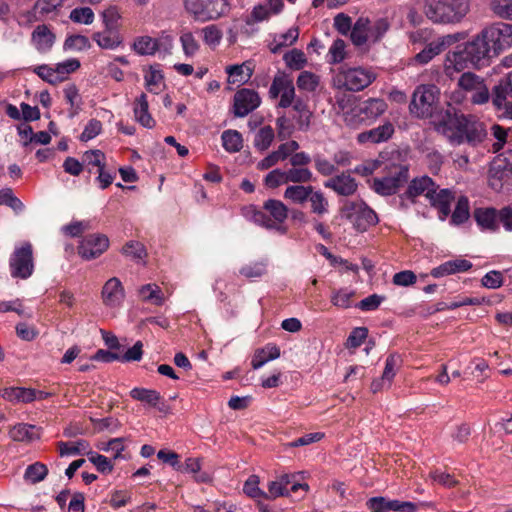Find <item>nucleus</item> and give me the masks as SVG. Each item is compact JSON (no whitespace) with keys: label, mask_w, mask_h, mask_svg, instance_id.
Returning <instances> with one entry per match:
<instances>
[{"label":"nucleus","mask_w":512,"mask_h":512,"mask_svg":"<svg viewBox=\"0 0 512 512\" xmlns=\"http://www.w3.org/2000/svg\"><path fill=\"white\" fill-rule=\"evenodd\" d=\"M512 46V24L497 22L485 27L463 48L448 52L444 62L449 77L465 69L488 66L492 58Z\"/></svg>","instance_id":"f257e3e1"},{"label":"nucleus","mask_w":512,"mask_h":512,"mask_svg":"<svg viewBox=\"0 0 512 512\" xmlns=\"http://www.w3.org/2000/svg\"><path fill=\"white\" fill-rule=\"evenodd\" d=\"M470 10L469 0H425L423 13L434 24L460 23Z\"/></svg>","instance_id":"f03ea898"},{"label":"nucleus","mask_w":512,"mask_h":512,"mask_svg":"<svg viewBox=\"0 0 512 512\" xmlns=\"http://www.w3.org/2000/svg\"><path fill=\"white\" fill-rule=\"evenodd\" d=\"M185 11L199 22L215 20L228 11L227 0H183Z\"/></svg>","instance_id":"7ed1b4c3"},{"label":"nucleus","mask_w":512,"mask_h":512,"mask_svg":"<svg viewBox=\"0 0 512 512\" xmlns=\"http://www.w3.org/2000/svg\"><path fill=\"white\" fill-rule=\"evenodd\" d=\"M376 79V74L370 68L354 67L341 68L334 78L338 88L349 91H361Z\"/></svg>","instance_id":"20e7f679"},{"label":"nucleus","mask_w":512,"mask_h":512,"mask_svg":"<svg viewBox=\"0 0 512 512\" xmlns=\"http://www.w3.org/2000/svg\"><path fill=\"white\" fill-rule=\"evenodd\" d=\"M341 214L360 232L366 231L378 222L376 213L363 201H345Z\"/></svg>","instance_id":"39448f33"},{"label":"nucleus","mask_w":512,"mask_h":512,"mask_svg":"<svg viewBox=\"0 0 512 512\" xmlns=\"http://www.w3.org/2000/svg\"><path fill=\"white\" fill-rule=\"evenodd\" d=\"M440 91L432 84L418 86L412 95L409 105L410 112L418 118H427L433 115Z\"/></svg>","instance_id":"423d86ee"},{"label":"nucleus","mask_w":512,"mask_h":512,"mask_svg":"<svg viewBox=\"0 0 512 512\" xmlns=\"http://www.w3.org/2000/svg\"><path fill=\"white\" fill-rule=\"evenodd\" d=\"M9 266L13 278L27 279L33 274L34 259L31 243L25 242L15 248L10 257Z\"/></svg>","instance_id":"0eeeda50"},{"label":"nucleus","mask_w":512,"mask_h":512,"mask_svg":"<svg viewBox=\"0 0 512 512\" xmlns=\"http://www.w3.org/2000/svg\"><path fill=\"white\" fill-rule=\"evenodd\" d=\"M408 181V168L394 165L387 176L374 178L373 189L382 196H390L397 193L398 189Z\"/></svg>","instance_id":"6e6552de"},{"label":"nucleus","mask_w":512,"mask_h":512,"mask_svg":"<svg viewBox=\"0 0 512 512\" xmlns=\"http://www.w3.org/2000/svg\"><path fill=\"white\" fill-rule=\"evenodd\" d=\"M269 96L271 99L280 97L278 106L281 108H287L295 103V87L291 77L279 71L273 78L269 89Z\"/></svg>","instance_id":"1a4fd4ad"},{"label":"nucleus","mask_w":512,"mask_h":512,"mask_svg":"<svg viewBox=\"0 0 512 512\" xmlns=\"http://www.w3.org/2000/svg\"><path fill=\"white\" fill-rule=\"evenodd\" d=\"M109 248V239L104 234H90L82 239L78 254L85 260L98 258Z\"/></svg>","instance_id":"9d476101"},{"label":"nucleus","mask_w":512,"mask_h":512,"mask_svg":"<svg viewBox=\"0 0 512 512\" xmlns=\"http://www.w3.org/2000/svg\"><path fill=\"white\" fill-rule=\"evenodd\" d=\"M366 506L371 512H415L417 510V505L413 502L388 499L383 496L368 499Z\"/></svg>","instance_id":"9b49d317"},{"label":"nucleus","mask_w":512,"mask_h":512,"mask_svg":"<svg viewBox=\"0 0 512 512\" xmlns=\"http://www.w3.org/2000/svg\"><path fill=\"white\" fill-rule=\"evenodd\" d=\"M162 46L165 51L170 52L173 47V38L169 35L162 36L159 39L150 36H139L134 40L132 49L138 55L147 56L154 55Z\"/></svg>","instance_id":"f8f14e48"},{"label":"nucleus","mask_w":512,"mask_h":512,"mask_svg":"<svg viewBox=\"0 0 512 512\" xmlns=\"http://www.w3.org/2000/svg\"><path fill=\"white\" fill-rule=\"evenodd\" d=\"M437 120L438 128H475L471 119L467 118L452 104H447V106L438 113Z\"/></svg>","instance_id":"ddd939ff"},{"label":"nucleus","mask_w":512,"mask_h":512,"mask_svg":"<svg viewBox=\"0 0 512 512\" xmlns=\"http://www.w3.org/2000/svg\"><path fill=\"white\" fill-rule=\"evenodd\" d=\"M261 103L259 94L252 89L242 88L237 91L233 99L234 114L238 117L247 116Z\"/></svg>","instance_id":"4468645a"},{"label":"nucleus","mask_w":512,"mask_h":512,"mask_svg":"<svg viewBox=\"0 0 512 512\" xmlns=\"http://www.w3.org/2000/svg\"><path fill=\"white\" fill-rule=\"evenodd\" d=\"M452 146L469 144L475 146L486 136V130H440Z\"/></svg>","instance_id":"2eb2a0df"},{"label":"nucleus","mask_w":512,"mask_h":512,"mask_svg":"<svg viewBox=\"0 0 512 512\" xmlns=\"http://www.w3.org/2000/svg\"><path fill=\"white\" fill-rule=\"evenodd\" d=\"M437 188L435 185L433 189L428 190L425 196L430 201L431 206L438 209L440 219L444 220L451 213V203L455 197L450 189L445 188L437 191Z\"/></svg>","instance_id":"dca6fc26"},{"label":"nucleus","mask_w":512,"mask_h":512,"mask_svg":"<svg viewBox=\"0 0 512 512\" xmlns=\"http://www.w3.org/2000/svg\"><path fill=\"white\" fill-rule=\"evenodd\" d=\"M101 297L106 306H119L125 298V290L120 279L112 277L107 280L102 288Z\"/></svg>","instance_id":"f3484780"},{"label":"nucleus","mask_w":512,"mask_h":512,"mask_svg":"<svg viewBox=\"0 0 512 512\" xmlns=\"http://www.w3.org/2000/svg\"><path fill=\"white\" fill-rule=\"evenodd\" d=\"M55 34L46 24L38 25L31 34V42L40 53H47L55 43Z\"/></svg>","instance_id":"a211bd4d"},{"label":"nucleus","mask_w":512,"mask_h":512,"mask_svg":"<svg viewBox=\"0 0 512 512\" xmlns=\"http://www.w3.org/2000/svg\"><path fill=\"white\" fill-rule=\"evenodd\" d=\"M473 217L483 230L496 232L499 230L498 223V210L493 207H480L476 208L473 212Z\"/></svg>","instance_id":"6ab92c4d"},{"label":"nucleus","mask_w":512,"mask_h":512,"mask_svg":"<svg viewBox=\"0 0 512 512\" xmlns=\"http://www.w3.org/2000/svg\"><path fill=\"white\" fill-rule=\"evenodd\" d=\"M299 148V144L297 141H290L281 144L278 149L271 154H269L267 157L262 159L258 163L259 169H269L272 166H274L278 161L286 159L289 155H291L293 152H295Z\"/></svg>","instance_id":"aec40b11"},{"label":"nucleus","mask_w":512,"mask_h":512,"mask_svg":"<svg viewBox=\"0 0 512 512\" xmlns=\"http://www.w3.org/2000/svg\"><path fill=\"white\" fill-rule=\"evenodd\" d=\"M325 187L333 189L342 196H350L357 190V183L349 174L342 173L325 182Z\"/></svg>","instance_id":"412c9836"},{"label":"nucleus","mask_w":512,"mask_h":512,"mask_svg":"<svg viewBox=\"0 0 512 512\" xmlns=\"http://www.w3.org/2000/svg\"><path fill=\"white\" fill-rule=\"evenodd\" d=\"M228 75L229 84H245L253 75V67L250 61H245L242 64L229 65L225 68Z\"/></svg>","instance_id":"4be33fe9"},{"label":"nucleus","mask_w":512,"mask_h":512,"mask_svg":"<svg viewBox=\"0 0 512 512\" xmlns=\"http://www.w3.org/2000/svg\"><path fill=\"white\" fill-rule=\"evenodd\" d=\"M130 396L134 400L157 407L160 412L167 410V406L164 403H160L161 395L156 390L136 387L130 391Z\"/></svg>","instance_id":"5701e85b"},{"label":"nucleus","mask_w":512,"mask_h":512,"mask_svg":"<svg viewBox=\"0 0 512 512\" xmlns=\"http://www.w3.org/2000/svg\"><path fill=\"white\" fill-rule=\"evenodd\" d=\"M280 357V349L275 344H267L263 348H259L254 352L251 366L257 370L264 366L267 362Z\"/></svg>","instance_id":"b1692460"},{"label":"nucleus","mask_w":512,"mask_h":512,"mask_svg":"<svg viewBox=\"0 0 512 512\" xmlns=\"http://www.w3.org/2000/svg\"><path fill=\"white\" fill-rule=\"evenodd\" d=\"M1 396L10 402L29 403L36 399V390L24 387H9L0 392Z\"/></svg>","instance_id":"393cba45"},{"label":"nucleus","mask_w":512,"mask_h":512,"mask_svg":"<svg viewBox=\"0 0 512 512\" xmlns=\"http://www.w3.org/2000/svg\"><path fill=\"white\" fill-rule=\"evenodd\" d=\"M350 39L357 46H363L366 42L371 41L369 33V19L367 17H359L350 31Z\"/></svg>","instance_id":"a878e982"},{"label":"nucleus","mask_w":512,"mask_h":512,"mask_svg":"<svg viewBox=\"0 0 512 512\" xmlns=\"http://www.w3.org/2000/svg\"><path fill=\"white\" fill-rule=\"evenodd\" d=\"M271 13L266 5L259 4L254 6L251 13L245 18V25L241 28V32L246 35H251L255 29L252 26L255 23H259L268 20Z\"/></svg>","instance_id":"bb28decb"},{"label":"nucleus","mask_w":512,"mask_h":512,"mask_svg":"<svg viewBox=\"0 0 512 512\" xmlns=\"http://www.w3.org/2000/svg\"><path fill=\"white\" fill-rule=\"evenodd\" d=\"M93 40L100 48L109 50L116 49L123 42L122 37L118 31L109 30L107 28H105L102 32L94 33Z\"/></svg>","instance_id":"cd10ccee"},{"label":"nucleus","mask_w":512,"mask_h":512,"mask_svg":"<svg viewBox=\"0 0 512 512\" xmlns=\"http://www.w3.org/2000/svg\"><path fill=\"white\" fill-rule=\"evenodd\" d=\"M299 37V30L297 27H291L285 33L275 35L273 40L269 43V50L276 54L279 53L284 47L290 46L297 41Z\"/></svg>","instance_id":"c85d7f7f"},{"label":"nucleus","mask_w":512,"mask_h":512,"mask_svg":"<svg viewBox=\"0 0 512 512\" xmlns=\"http://www.w3.org/2000/svg\"><path fill=\"white\" fill-rule=\"evenodd\" d=\"M58 450L61 457L71 455H88L90 444L87 440L79 439L74 442H58Z\"/></svg>","instance_id":"c756f323"},{"label":"nucleus","mask_w":512,"mask_h":512,"mask_svg":"<svg viewBox=\"0 0 512 512\" xmlns=\"http://www.w3.org/2000/svg\"><path fill=\"white\" fill-rule=\"evenodd\" d=\"M263 208L270 214L273 218L272 221L275 222L277 229H279L278 224L283 223L288 216L287 206L280 200L268 199L264 202Z\"/></svg>","instance_id":"7c9ffc66"},{"label":"nucleus","mask_w":512,"mask_h":512,"mask_svg":"<svg viewBox=\"0 0 512 512\" xmlns=\"http://www.w3.org/2000/svg\"><path fill=\"white\" fill-rule=\"evenodd\" d=\"M434 187L435 183L430 177L423 176L421 178H416L410 182L404 196L413 200L415 197L423 194L424 192L427 193L429 189H433Z\"/></svg>","instance_id":"2f4dec72"},{"label":"nucleus","mask_w":512,"mask_h":512,"mask_svg":"<svg viewBox=\"0 0 512 512\" xmlns=\"http://www.w3.org/2000/svg\"><path fill=\"white\" fill-rule=\"evenodd\" d=\"M134 115L140 125L143 127L151 128L153 119L148 112V101L146 94L142 93L135 100Z\"/></svg>","instance_id":"473e14b6"},{"label":"nucleus","mask_w":512,"mask_h":512,"mask_svg":"<svg viewBox=\"0 0 512 512\" xmlns=\"http://www.w3.org/2000/svg\"><path fill=\"white\" fill-rule=\"evenodd\" d=\"M34 430L35 426L33 425L20 423L10 429L9 436L13 441L29 443L39 438Z\"/></svg>","instance_id":"72a5a7b5"},{"label":"nucleus","mask_w":512,"mask_h":512,"mask_svg":"<svg viewBox=\"0 0 512 512\" xmlns=\"http://www.w3.org/2000/svg\"><path fill=\"white\" fill-rule=\"evenodd\" d=\"M267 266L268 260L261 259L242 266L239 273L247 279L261 278L267 273Z\"/></svg>","instance_id":"f704fd0d"},{"label":"nucleus","mask_w":512,"mask_h":512,"mask_svg":"<svg viewBox=\"0 0 512 512\" xmlns=\"http://www.w3.org/2000/svg\"><path fill=\"white\" fill-rule=\"evenodd\" d=\"M221 139L224 149L229 153L239 152L243 148V138L238 130H224Z\"/></svg>","instance_id":"c9c22d12"},{"label":"nucleus","mask_w":512,"mask_h":512,"mask_svg":"<svg viewBox=\"0 0 512 512\" xmlns=\"http://www.w3.org/2000/svg\"><path fill=\"white\" fill-rule=\"evenodd\" d=\"M34 130H18L19 141L23 146H27L31 143L46 145L51 141V135L47 131H39L33 133Z\"/></svg>","instance_id":"e433bc0d"},{"label":"nucleus","mask_w":512,"mask_h":512,"mask_svg":"<svg viewBox=\"0 0 512 512\" xmlns=\"http://www.w3.org/2000/svg\"><path fill=\"white\" fill-rule=\"evenodd\" d=\"M145 85L148 91L159 93L164 87V76L157 66H151L144 76Z\"/></svg>","instance_id":"4c0bfd02"},{"label":"nucleus","mask_w":512,"mask_h":512,"mask_svg":"<svg viewBox=\"0 0 512 512\" xmlns=\"http://www.w3.org/2000/svg\"><path fill=\"white\" fill-rule=\"evenodd\" d=\"M393 132L394 130H366L358 135L357 140L360 144H377L389 140Z\"/></svg>","instance_id":"58836bf2"},{"label":"nucleus","mask_w":512,"mask_h":512,"mask_svg":"<svg viewBox=\"0 0 512 512\" xmlns=\"http://www.w3.org/2000/svg\"><path fill=\"white\" fill-rule=\"evenodd\" d=\"M139 295L143 301L160 306L164 302L161 288L156 284H146L139 289Z\"/></svg>","instance_id":"ea45409f"},{"label":"nucleus","mask_w":512,"mask_h":512,"mask_svg":"<svg viewBox=\"0 0 512 512\" xmlns=\"http://www.w3.org/2000/svg\"><path fill=\"white\" fill-rule=\"evenodd\" d=\"M470 216L469 200L466 196H460L451 215V222L455 225L463 224Z\"/></svg>","instance_id":"a19ab883"},{"label":"nucleus","mask_w":512,"mask_h":512,"mask_svg":"<svg viewBox=\"0 0 512 512\" xmlns=\"http://www.w3.org/2000/svg\"><path fill=\"white\" fill-rule=\"evenodd\" d=\"M312 186L293 185L286 188L284 197L295 203H304L312 194Z\"/></svg>","instance_id":"79ce46f5"},{"label":"nucleus","mask_w":512,"mask_h":512,"mask_svg":"<svg viewBox=\"0 0 512 512\" xmlns=\"http://www.w3.org/2000/svg\"><path fill=\"white\" fill-rule=\"evenodd\" d=\"M48 474V468L45 464L40 462H35L29 465L24 473L25 480L36 484L38 482L43 481Z\"/></svg>","instance_id":"37998d69"},{"label":"nucleus","mask_w":512,"mask_h":512,"mask_svg":"<svg viewBox=\"0 0 512 512\" xmlns=\"http://www.w3.org/2000/svg\"><path fill=\"white\" fill-rule=\"evenodd\" d=\"M121 17V12L117 6H109L102 12L104 27L109 30L118 31Z\"/></svg>","instance_id":"c03bdc74"},{"label":"nucleus","mask_w":512,"mask_h":512,"mask_svg":"<svg viewBox=\"0 0 512 512\" xmlns=\"http://www.w3.org/2000/svg\"><path fill=\"white\" fill-rule=\"evenodd\" d=\"M293 118L296 120L300 128L308 127L311 125L312 114L307 106L300 100L295 101L293 105Z\"/></svg>","instance_id":"a18cd8bd"},{"label":"nucleus","mask_w":512,"mask_h":512,"mask_svg":"<svg viewBox=\"0 0 512 512\" xmlns=\"http://www.w3.org/2000/svg\"><path fill=\"white\" fill-rule=\"evenodd\" d=\"M91 47L88 37L84 35H71L68 36L64 42V50L70 51H84Z\"/></svg>","instance_id":"49530a36"},{"label":"nucleus","mask_w":512,"mask_h":512,"mask_svg":"<svg viewBox=\"0 0 512 512\" xmlns=\"http://www.w3.org/2000/svg\"><path fill=\"white\" fill-rule=\"evenodd\" d=\"M122 253L133 260H142L147 256L145 246L138 241H129L122 247Z\"/></svg>","instance_id":"de8ad7c7"},{"label":"nucleus","mask_w":512,"mask_h":512,"mask_svg":"<svg viewBox=\"0 0 512 512\" xmlns=\"http://www.w3.org/2000/svg\"><path fill=\"white\" fill-rule=\"evenodd\" d=\"M345 48L346 44L344 40H334L327 54L328 62L331 64H337L342 62L346 56Z\"/></svg>","instance_id":"09e8293b"},{"label":"nucleus","mask_w":512,"mask_h":512,"mask_svg":"<svg viewBox=\"0 0 512 512\" xmlns=\"http://www.w3.org/2000/svg\"><path fill=\"white\" fill-rule=\"evenodd\" d=\"M319 85V77L309 71L300 73L297 79V86L299 89L312 92L315 91Z\"/></svg>","instance_id":"8fccbe9b"},{"label":"nucleus","mask_w":512,"mask_h":512,"mask_svg":"<svg viewBox=\"0 0 512 512\" xmlns=\"http://www.w3.org/2000/svg\"><path fill=\"white\" fill-rule=\"evenodd\" d=\"M69 18L74 23L89 25V24L93 23L95 16H94V12L91 8L78 7V8H74L70 12Z\"/></svg>","instance_id":"3c124183"},{"label":"nucleus","mask_w":512,"mask_h":512,"mask_svg":"<svg viewBox=\"0 0 512 512\" xmlns=\"http://www.w3.org/2000/svg\"><path fill=\"white\" fill-rule=\"evenodd\" d=\"M180 43L186 57L194 56L200 47L193 33L189 31L181 34Z\"/></svg>","instance_id":"603ef678"},{"label":"nucleus","mask_w":512,"mask_h":512,"mask_svg":"<svg viewBox=\"0 0 512 512\" xmlns=\"http://www.w3.org/2000/svg\"><path fill=\"white\" fill-rule=\"evenodd\" d=\"M354 296V291L347 289L335 290L331 296V303L339 308L347 309L351 306V299Z\"/></svg>","instance_id":"864d4df0"},{"label":"nucleus","mask_w":512,"mask_h":512,"mask_svg":"<svg viewBox=\"0 0 512 512\" xmlns=\"http://www.w3.org/2000/svg\"><path fill=\"white\" fill-rule=\"evenodd\" d=\"M490 5L497 16L512 20V0H491Z\"/></svg>","instance_id":"5fc2aeb1"},{"label":"nucleus","mask_w":512,"mask_h":512,"mask_svg":"<svg viewBox=\"0 0 512 512\" xmlns=\"http://www.w3.org/2000/svg\"><path fill=\"white\" fill-rule=\"evenodd\" d=\"M286 65L292 69L299 70L306 64L305 54L298 49H293L283 56Z\"/></svg>","instance_id":"6e6d98bb"},{"label":"nucleus","mask_w":512,"mask_h":512,"mask_svg":"<svg viewBox=\"0 0 512 512\" xmlns=\"http://www.w3.org/2000/svg\"><path fill=\"white\" fill-rule=\"evenodd\" d=\"M389 29V22L386 18H379L373 23L369 21V33L372 42L379 41Z\"/></svg>","instance_id":"4d7b16f0"},{"label":"nucleus","mask_w":512,"mask_h":512,"mask_svg":"<svg viewBox=\"0 0 512 512\" xmlns=\"http://www.w3.org/2000/svg\"><path fill=\"white\" fill-rule=\"evenodd\" d=\"M288 182L305 183L312 180V172L308 168L294 167L286 171Z\"/></svg>","instance_id":"13d9d810"},{"label":"nucleus","mask_w":512,"mask_h":512,"mask_svg":"<svg viewBox=\"0 0 512 512\" xmlns=\"http://www.w3.org/2000/svg\"><path fill=\"white\" fill-rule=\"evenodd\" d=\"M87 456L89 461L96 466L99 472L104 474L112 472L113 464L107 457L101 454H97L91 450L89 451Z\"/></svg>","instance_id":"bf43d9fd"},{"label":"nucleus","mask_w":512,"mask_h":512,"mask_svg":"<svg viewBox=\"0 0 512 512\" xmlns=\"http://www.w3.org/2000/svg\"><path fill=\"white\" fill-rule=\"evenodd\" d=\"M308 199L311 202V208L313 213L323 215L328 211V201L326 200L321 191L314 192L312 190V194L309 196Z\"/></svg>","instance_id":"052dcab7"},{"label":"nucleus","mask_w":512,"mask_h":512,"mask_svg":"<svg viewBox=\"0 0 512 512\" xmlns=\"http://www.w3.org/2000/svg\"><path fill=\"white\" fill-rule=\"evenodd\" d=\"M33 71L42 80L50 84L55 85L61 82V77L57 76L55 68H52L46 64L35 67Z\"/></svg>","instance_id":"680f3d73"},{"label":"nucleus","mask_w":512,"mask_h":512,"mask_svg":"<svg viewBox=\"0 0 512 512\" xmlns=\"http://www.w3.org/2000/svg\"><path fill=\"white\" fill-rule=\"evenodd\" d=\"M80 67V62L77 59H68L58 63L55 67L57 76L61 77V82L66 80L67 76L76 71Z\"/></svg>","instance_id":"e2e57ef3"},{"label":"nucleus","mask_w":512,"mask_h":512,"mask_svg":"<svg viewBox=\"0 0 512 512\" xmlns=\"http://www.w3.org/2000/svg\"><path fill=\"white\" fill-rule=\"evenodd\" d=\"M105 155L101 150L86 151L83 155V163L87 166L101 168L105 166Z\"/></svg>","instance_id":"0e129e2a"},{"label":"nucleus","mask_w":512,"mask_h":512,"mask_svg":"<svg viewBox=\"0 0 512 512\" xmlns=\"http://www.w3.org/2000/svg\"><path fill=\"white\" fill-rule=\"evenodd\" d=\"M368 336V329L366 327L354 328L347 339V347L357 348L362 345Z\"/></svg>","instance_id":"69168bd1"},{"label":"nucleus","mask_w":512,"mask_h":512,"mask_svg":"<svg viewBox=\"0 0 512 512\" xmlns=\"http://www.w3.org/2000/svg\"><path fill=\"white\" fill-rule=\"evenodd\" d=\"M259 477L257 475H251L244 484V492L246 495L252 498H263L265 492L259 488Z\"/></svg>","instance_id":"338daca9"},{"label":"nucleus","mask_w":512,"mask_h":512,"mask_svg":"<svg viewBox=\"0 0 512 512\" xmlns=\"http://www.w3.org/2000/svg\"><path fill=\"white\" fill-rule=\"evenodd\" d=\"M202 34L204 42L209 46H217L222 38L221 31L215 25L204 27Z\"/></svg>","instance_id":"774afa93"}]
</instances>
